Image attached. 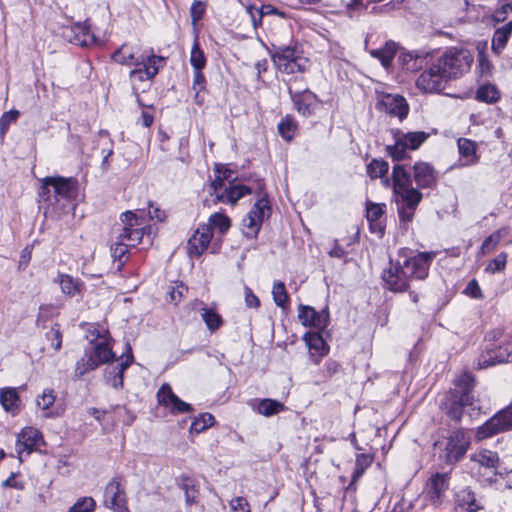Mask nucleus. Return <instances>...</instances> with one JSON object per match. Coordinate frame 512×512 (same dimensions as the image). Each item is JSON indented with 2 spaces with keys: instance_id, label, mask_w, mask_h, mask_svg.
I'll return each mask as SVG.
<instances>
[{
  "instance_id": "f257e3e1",
  "label": "nucleus",
  "mask_w": 512,
  "mask_h": 512,
  "mask_svg": "<svg viewBox=\"0 0 512 512\" xmlns=\"http://www.w3.org/2000/svg\"><path fill=\"white\" fill-rule=\"evenodd\" d=\"M111 58L117 64L133 67L129 72L133 88L137 83L153 80L165 64V58L156 55L153 49H143L141 45L132 43L122 44Z\"/></svg>"
},
{
  "instance_id": "f03ea898",
  "label": "nucleus",
  "mask_w": 512,
  "mask_h": 512,
  "mask_svg": "<svg viewBox=\"0 0 512 512\" xmlns=\"http://www.w3.org/2000/svg\"><path fill=\"white\" fill-rule=\"evenodd\" d=\"M77 180L69 177L48 176L41 180L38 203L45 217H59L75 208Z\"/></svg>"
},
{
  "instance_id": "7ed1b4c3",
  "label": "nucleus",
  "mask_w": 512,
  "mask_h": 512,
  "mask_svg": "<svg viewBox=\"0 0 512 512\" xmlns=\"http://www.w3.org/2000/svg\"><path fill=\"white\" fill-rule=\"evenodd\" d=\"M392 180L399 218L402 222H411L423 195L413 187L411 176L403 165L393 166Z\"/></svg>"
},
{
  "instance_id": "20e7f679",
  "label": "nucleus",
  "mask_w": 512,
  "mask_h": 512,
  "mask_svg": "<svg viewBox=\"0 0 512 512\" xmlns=\"http://www.w3.org/2000/svg\"><path fill=\"white\" fill-rule=\"evenodd\" d=\"M121 222L123 224L122 232L117 237V241L111 246V256L115 261L119 262L118 269L124 265L129 247L138 245L147 230V226L143 225L140 218L132 211H126L121 214Z\"/></svg>"
},
{
  "instance_id": "39448f33",
  "label": "nucleus",
  "mask_w": 512,
  "mask_h": 512,
  "mask_svg": "<svg viewBox=\"0 0 512 512\" xmlns=\"http://www.w3.org/2000/svg\"><path fill=\"white\" fill-rule=\"evenodd\" d=\"M473 62L471 53L462 48L451 47L447 49L436 63L447 80L457 79L469 71Z\"/></svg>"
},
{
  "instance_id": "423d86ee",
  "label": "nucleus",
  "mask_w": 512,
  "mask_h": 512,
  "mask_svg": "<svg viewBox=\"0 0 512 512\" xmlns=\"http://www.w3.org/2000/svg\"><path fill=\"white\" fill-rule=\"evenodd\" d=\"M272 62L282 73H304L310 67L308 58L295 46H279L271 56Z\"/></svg>"
},
{
  "instance_id": "0eeeda50",
  "label": "nucleus",
  "mask_w": 512,
  "mask_h": 512,
  "mask_svg": "<svg viewBox=\"0 0 512 512\" xmlns=\"http://www.w3.org/2000/svg\"><path fill=\"white\" fill-rule=\"evenodd\" d=\"M475 379L472 374L464 372L455 380L456 390L452 394L450 405L447 409L448 416L459 421L465 406H473V396L470 395L474 388Z\"/></svg>"
},
{
  "instance_id": "6e6552de",
  "label": "nucleus",
  "mask_w": 512,
  "mask_h": 512,
  "mask_svg": "<svg viewBox=\"0 0 512 512\" xmlns=\"http://www.w3.org/2000/svg\"><path fill=\"white\" fill-rule=\"evenodd\" d=\"M439 458L448 465L460 461L470 447V437L463 429H457L439 442Z\"/></svg>"
},
{
  "instance_id": "1a4fd4ad",
  "label": "nucleus",
  "mask_w": 512,
  "mask_h": 512,
  "mask_svg": "<svg viewBox=\"0 0 512 512\" xmlns=\"http://www.w3.org/2000/svg\"><path fill=\"white\" fill-rule=\"evenodd\" d=\"M104 505L114 512H129L126 506L124 479L120 476L112 478L104 489Z\"/></svg>"
},
{
  "instance_id": "9d476101",
  "label": "nucleus",
  "mask_w": 512,
  "mask_h": 512,
  "mask_svg": "<svg viewBox=\"0 0 512 512\" xmlns=\"http://www.w3.org/2000/svg\"><path fill=\"white\" fill-rule=\"evenodd\" d=\"M269 203L265 198L256 201L246 217L242 220L243 233L248 238H254L260 231L261 225L269 216Z\"/></svg>"
},
{
  "instance_id": "9b49d317",
  "label": "nucleus",
  "mask_w": 512,
  "mask_h": 512,
  "mask_svg": "<svg viewBox=\"0 0 512 512\" xmlns=\"http://www.w3.org/2000/svg\"><path fill=\"white\" fill-rule=\"evenodd\" d=\"M512 427V410L510 405L496 413L482 426L478 427L476 437L483 440L495 434L509 430Z\"/></svg>"
},
{
  "instance_id": "f8f14e48",
  "label": "nucleus",
  "mask_w": 512,
  "mask_h": 512,
  "mask_svg": "<svg viewBox=\"0 0 512 512\" xmlns=\"http://www.w3.org/2000/svg\"><path fill=\"white\" fill-rule=\"evenodd\" d=\"M434 257V252H419L406 258L401 264L411 280H423L428 276L429 267Z\"/></svg>"
},
{
  "instance_id": "ddd939ff",
  "label": "nucleus",
  "mask_w": 512,
  "mask_h": 512,
  "mask_svg": "<svg viewBox=\"0 0 512 512\" xmlns=\"http://www.w3.org/2000/svg\"><path fill=\"white\" fill-rule=\"evenodd\" d=\"M132 348L129 343H126V352L120 357L117 364H110L104 371V378L106 384L114 389L123 387V374L124 371L133 363Z\"/></svg>"
},
{
  "instance_id": "4468645a",
  "label": "nucleus",
  "mask_w": 512,
  "mask_h": 512,
  "mask_svg": "<svg viewBox=\"0 0 512 512\" xmlns=\"http://www.w3.org/2000/svg\"><path fill=\"white\" fill-rule=\"evenodd\" d=\"M447 78L435 62L417 78V87L425 93H437L445 88Z\"/></svg>"
},
{
  "instance_id": "2eb2a0df",
  "label": "nucleus",
  "mask_w": 512,
  "mask_h": 512,
  "mask_svg": "<svg viewBox=\"0 0 512 512\" xmlns=\"http://www.w3.org/2000/svg\"><path fill=\"white\" fill-rule=\"evenodd\" d=\"M382 279L387 289L393 292H404L409 288L411 278L403 269L400 262L394 264L390 261V266L382 273Z\"/></svg>"
},
{
  "instance_id": "dca6fc26",
  "label": "nucleus",
  "mask_w": 512,
  "mask_h": 512,
  "mask_svg": "<svg viewBox=\"0 0 512 512\" xmlns=\"http://www.w3.org/2000/svg\"><path fill=\"white\" fill-rule=\"evenodd\" d=\"M62 36L67 41L83 47H88L96 42L95 35L90 31L86 22L63 27Z\"/></svg>"
},
{
  "instance_id": "f3484780",
  "label": "nucleus",
  "mask_w": 512,
  "mask_h": 512,
  "mask_svg": "<svg viewBox=\"0 0 512 512\" xmlns=\"http://www.w3.org/2000/svg\"><path fill=\"white\" fill-rule=\"evenodd\" d=\"M377 108L389 115L397 116L400 120L406 118L409 112L406 99L398 94H383L378 100Z\"/></svg>"
},
{
  "instance_id": "a211bd4d",
  "label": "nucleus",
  "mask_w": 512,
  "mask_h": 512,
  "mask_svg": "<svg viewBox=\"0 0 512 512\" xmlns=\"http://www.w3.org/2000/svg\"><path fill=\"white\" fill-rule=\"evenodd\" d=\"M298 318L305 327H312L320 331L325 330L329 324L327 310L317 311L311 306L299 305Z\"/></svg>"
},
{
  "instance_id": "6ab92c4d",
  "label": "nucleus",
  "mask_w": 512,
  "mask_h": 512,
  "mask_svg": "<svg viewBox=\"0 0 512 512\" xmlns=\"http://www.w3.org/2000/svg\"><path fill=\"white\" fill-rule=\"evenodd\" d=\"M44 443L43 436L39 430L33 427H25L17 436L16 451L19 455H29Z\"/></svg>"
},
{
  "instance_id": "aec40b11",
  "label": "nucleus",
  "mask_w": 512,
  "mask_h": 512,
  "mask_svg": "<svg viewBox=\"0 0 512 512\" xmlns=\"http://www.w3.org/2000/svg\"><path fill=\"white\" fill-rule=\"evenodd\" d=\"M159 404L170 409L171 413L179 414L191 412L193 410L189 403L182 401L175 395L169 384H163L157 392Z\"/></svg>"
},
{
  "instance_id": "412c9836",
  "label": "nucleus",
  "mask_w": 512,
  "mask_h": 512,
  "mask_svg": "<svg viewBox=\"0 0 512 512\" xmlns=\"http://www.w3.org/2000/svg\"><path fill=\"white\" fill-rule=\"evenodd\" d=\"M212 236L209 225H200L188 240V254L195 257L201 256L209 247Z\"/></svg>"
},
{
  "instance_id": "4be33fe9",
  "label": "nucleus",
  "mask_w": 512,
  "mask_h": 512,
  "mask_svg": "<svg viewBox=\"0 0 512 512\" xmlns=\"http://www.w3.org/2000/svg\"><path fill=\"white\" fill-rule=\"evenodd\" d=\"M413 178L418 188H433L437 181L438 175L434 167L424 161L416 162L413 165Z\"/></svg>"
},
{
  "instance_id": "5701e85b",
  "label": "nucleus",
  "mask_w": 512,
  "mask_h": 512,
  "mask_svg": "<svg viewBox=\"0 0 512 512\" xmlns=\"http://www.w3.org/2000/svg\"><path fill=\"white\" fill-rule=\"evenodd\" d=\"M288 93L298 113L306 117L313 114L318 102V98L313 92L308 89L294 92L289 88Z\"/></svg>"
},
{
  "instance_id": "b1692460",
  "label": "nucleus",
  "mask_w": 512,
  "mask_h": 512,
  "mask_svg": "<svg viewBox=\"0 0 512 512\" xmlns=\"http://www.w3.org/2000/svg\"><path fill=\"white\" fill-rule=\"evenodd\" d=\"M385 212L384 204L370 203L367 205L366 218L369 222L370 230L373 233L382 236L384 233L383 216Z\"/></svg>"
},
{
  "instance_id": "393cba45",
  "label": "nucleus",
  "mask_w": 512,
  "mask_h": 512,
  "mask_svg": "<svg viewBox=\"0 0 512 512\" xmlns=\"http://www.w3.org/2000/svg\"><path fill=\"white\" fill-rule=\"evenodd\" d=\"M0 403L3 409L12 416L21 411V400L16 388H4L0 391Z\"/></svg>"
},
{
  "instance_id": "a878e982",
  "label": "nucleus",
  "mask_w": 512,
  "mask_h": 512,
  "mask_svg": "<svg viewBox=\"0 0 512 512\" xmlns=\"http://www.w3.org/2000/svg\"><path fill=\"white\" fill-rule=\"evenodd\" d=\"M251 193V188L241 184H230L223 192L217 194V201L235 205L239 199Z\"/></svg>"
},
{
  "instance_id": "bb28decb",
  "label": "nucleus",
  "mask_w": 512,
  "mask_h": 512,
  "mask_svg": "<svg viewBox=\"0 0 512 512\" xmlns=\"http://www.w3.org/2000/svg\"><path fill=\"white\" fill-rule=\"evenodd\" d=\"M88 352L91 357L94 358V361L98 366L115 358V354L113 353L107 339H102L96 342Z\"/></svg>"
},
{
  "instance_id": "cd10ccee",
  "label": "nucleus",
  "mask_w": 512,
  "mask_h": 512,
  "mask_svg": "<svg viewBox=\"0 0 512 512\" xmlns=\"http://www.w3.org/2000/svg\"><path fill=\"white\" fill-rule=\"evenodd\" d=\"M510 353L507 349H502L499 347L498 350H490L487 352V355H481L477 362L478 369H484L496 364L508 362V358Z\"/></svg>"
},
{
  "instance_id": "c85d7f7f",
  "label": "nucleus",
  "mask_w": 512,
  "mask_h": 512,
  "mask_svg": "<svg viewBox=\"0 0 512 512\" xmlns=\"http://www.w3.org/2000/svg\"><path fill=\"white\" fill-rule=\"evenodd\" d=\"M398 50V45L394 41H387L384 47L379 49H372L369 54L378 60L385 68H389L392 64L393 58L395 57Z\"/></svg>"
},
{
  "instance_id": "c756f323",
  "label": "nucleus",
  "mask_w": 512,
  "mask_h": 512,
  "mask_svg": "<svg viewBox=\"0 0 512 512\" xmlns=\"http://www.w3.org/2000/svg\"><path fill=\"white\" fill-rule=\"evenodd\" d=\"M59 284L61 291L69 297L81 295L85 288L84 283L80 279L68 274L60 275Z\"/></svg>"
},
{
  "instance_id": "7c9ffc66",
  "label": "nucleus",
  "mask_w": 512,
  "mask_h": 512,
  "mask_svg": "<svg viewBox=\"0 0 512 512\" xmlns=\"http://www.w3.org/2000/svg\"><path fill=\"white\" fill-rule=\"evenodd\" d=\"M199 312L206 328L211 333L217 331L223 325L222 316L214 308L204 305L199 309Z\"/></svg>"
},
{
  "instance_id": "2f4dec72",
  "label": "nucleus",
  "mask_w": 512,
  "mask_h": 512,
  "mask_svg": "<svg viewBox=\"0 0 512 512\" xmlns=\"http://www.w3.org/2000/svg\"><path fill=\"white\" fill-rule=\"evenodd\" d=\"M253 409L265 417H270L284 411L285 405L278 400L266 398L254 404Z\"/></svg>"
},
{
  "instance_id": "473e14b6",
  "label": "nucleus",
  "mask_w": 512,
  "mask_h": 512,
  "mask_svg": "<svg viewBox=\"0 0 512 512\" xmlns=\"http://www.w3.org/2000/svg\"><path fill=\"white\" fill-rule=\"evenodd\" d=\"M457 501L460 512H476L481 508L470 489L461 490L457 494Z\"/></svg>"
},
{
  "instance_id": "72a5a7b5",
  "label": "nucleus",
  "mask_w": 512,
  "mask_h": 512,
  "mask_svg": "<svg viewBox=\"0 0 512 512\" xmlns=\"http://www.w3.org/2000/svg\"><path fill=\"white\" fill-rule=\"evenodd\" d=\"M396 135L403 142L404 146L409 148V150L418 149L429 137V134L423 131H413L407 133L399 131Z\"/></svg>"
},
{
  "instance_id": "f704fd0d",
  "label": "nucleus",
  "mask_w": 512,
  "mask_h": 512,
  "mask_svg": "<svg viewBox=\"0 0 512 512\" xmlns=\"http://www.w3.org/2000/svg\"><path fill=\"white\" fill-rule=\"evenodd\" d=\"M512 33V21L507 22L503 27L498 28L492 38V50L499 54L506 46Z\"/></svg>"
},
{
  "instance_id": "c9c22d12",
  "label": "nucleus",
  "mask_w": 512,
  "mask_h": 512,
  "mask_svg": "<svg viewBox=\"0 0 512 512\" xmlns=\"http://www.w3.org/2000/svg\"><path fill=\"white\" fill-rule=\"evenodd\" d=\"M460 155L465 158L464 165H472L478 162L476 143L467 138H460L457 142Z\"/></svg>"
},
{
  "instance_id": "e433bc0d",
  "label": "nucleus",
  "mask_w": 512,
  "mask_h": 512,
  "mask_svg": "<svg viewBox=\"0 0 512 512\" xmlns=\"http://www.w3.org/2000/svg\"><path fill=\"white\" fill-rule=\"evenodd\" d=\"M429 492L433 497L439 498L448 488V474L436 473L429 479Z\"/></svg>"
},
{
  "instance_id": "4c0bfd02",
  "label": "nucleus",
  "mask_w": 512,
  "mask_h": 512,
  "mask_svg": "<svg viewBox=\"0 0 512 512\" xmlns=\"http://www.w3.org/2000/svg\"><path fill=\"white\" fill-rule=\"evenodd\" d=\"M373 456L370 454H357L355 467L352 474V481L349 486H352L355 482H357L365 473L366 469L372 464Z\"/></svg>"
},
{
  "instance_id": "58836bf2",
  "label": "nucleus",
  "mask_w": 512,
  "mask_h": 512,
  "mask_svg": "<svg viewBox=\"0 0 512 512\" xmlns=\"http://www.w3.org/2000/svg\"><path fill=\"white\" fill-rule=\"evenodd\" d=\"M304 340L309 348L318 352L320 356H324L328 353V347L319 332L306 333Z\"/></svg>"
},
{
  "instance_id": "ea45409f",
  "label": "nucleus",
  "mask_w": 512,
  "mask_h": 512,
  "mask_svg": "<svg viewBox=\"0 0 512 512\" xmlns=\"http://www.w3.org/2000/svg\"><path fill=\"white\" fill-rule=\"evenodd\" d=\"M297 123L293 117L287 115L278 124V132L283 139L291 141L297 130Z\"/></svg>"
},
{
  "instance_id": "a19ab883",
  "label": "nucleus",
  "mask_w": 512,
  "mask_h": 512,
  "mask_svg": "<svg viewBox=\"0 0 512 512\" xmlns=\"http://www.w3.org/2000/svg\"><path fill=\"white\" fill-rule=\"evenodd\" d=\"M272 296L278 307L286 309L289 305V296L283 282L277 281L273 284Z\"/></svg>"
},
{
  "instance_id": "79ce46f5",
  "label": "nucleus",
  "mask_w": 512,
  "mask_h": 512,
  "mask_svg": "<svg viewBox=\"0 0 512 512\" xmlns=\"http://www.w3.org/2000/svg\"><path fill=\"white\" fill-rule=\"evenodd\" d=\"M205 225H209L211 230L217 229L220 234H224L229 230L231 221L229 217L222 213H214L209 217L208 223Z\"/></svg>"
},
{
  "instance_id": "37998d69",
  "label": "nucleus",
  "mask_w": 512,
  "mask_h": 512,
  "mask_svg": "<svg viewBox=\"0 0 512 512\" xmlns=\"http://www.w3.org/2000/svg\"><path fill=\"white\" fill-rule=\"evenodd\" d=\"M181 482V487L185 492V501L187 505L190 506L196 503L198 497V489L196 488L195 480L188 476H182Z\"/></svg>"
},
{
  "instance_id": "c03bdc74",
  "label": "nucleus",
  "mask_w": 512,
  "mask_h": 512,
  "mask_svg": "<svg viewBox=\"0 0 512 512\" xmlns=\"http://www.w3.org/2000/svg\"><path fill=\"white\" fill-rule=\"evenodd\" d=\"M214 423V416L210 413H202L196 417L190 425V433L199 434L211 427Z\"/></svg>"
},
{
  "instance_id": "a18cd8bd",
  "label": "nucleus",
  "mask_w": 512,
  "mask_h": 512,
  "mask_svg": "<svg viewBox=\"0 0 512 512\" xmlns=\"http://www.w3.org/2000/svg\"><path fill=\"white\" fill-rule=\"evenodd\" d=\"M189 61L191 66L193 67V70H203V68L206 66L207 60L204 55V52L200 48L197 39H195L194 44L191 48Z\"/></svg>"
},
{
  "instance_id": "49530a36",
  "label": "nucleus",
  "mask_w": 512,
  "mask_h": 512,
  "mask_svg": "<svg viewBox=\"0 0 512 512\" xmlns=\"http://www.w3.org/2000/svg\"><path fill=\"white\" fill-rule=\"evenodd\" d=\"M98 367L97 363L94 361V358L91 357L88 351L85 352V355L79 359L76 363L75 367V377L80 378L84 374L89 371L95 370Z\"/></svg>"
},
{
  "instance_id": "de8ad7c7",
  "label": "nucleus",
  "mask_w": 512,
  "mask_h": 512,
  "mask_svg": "<svg viewBox=\"0 0 512 512\" xmlns=\"http://www.w3.org/2000/svg\"><path fill=\"white\" fill-rule=\"evenodd\" d=\"M476 98L479 101L493 103L499 99V91L494 85L485 84L478 88Z\"/></svg>"
},
{
  "instance_id": "09e8293b",
  "label": "nucleus",
  "mask_w": 512,
  "mask_h": 512,
  "mask_svg": "<svg viewBox=\"0 0 512 512\" xmlns=\"http://www.w3.org/2000/svg\"><path fill=\"white\" fill-rule=\"evenodd\" d=\"M408 150L406 146H404L403 142L396 135V141L394 145H388L386 147V151L388 155L393 159V161H401L408 157Z\"/></svg>"
},
{
  "instance_id": "8fccbe9b",
  "label": "nucleus",
  "mask_w": 512,
  "mask_h": 512,
  "mask_svg": "<svg viewBox=\"0 0 512 512\" xmlns=\"http://www.w3.org/2000/svg\"><path fill=\"white\" fill-rule=\"evenodd\" d=\"M389 170V164L385 160L373 159L367 165V174L372 178H380L387 174Z\"/></svg>"
},
{
  "instance_id": "3c124183",
  "label": "nucleus",
  "mask_w": 512,
  "mask_h": 512,
  "mask_svg": "<svg viewBox=\"0 0 512 512\" xmlns=\"http://www.w3.org/2000/svg\"><path fill=\"white\" fill-rule=\"evenodd\" d=\"M472 460H475L480 465L489 468L494 467L495 463L498 461V456L495 452L485 450L473 455Z\"/></svg>"
},
{
  "instance_id": "603ef678",
  "label": "nucleus",
  "mask_w": 512,
  "mask_h": 512,
  "mask_svg": "<svg viewBox=\"0 0 512 512\" xmlns=\"http://www.w3.org/2000/svg\"><path fill=\"white\" fill-rule=\"evenodd\" d=\"M46 339L51 342V346L54 350L58 351L62 346V333L60 331V325L55 323L45 335Z\"/></svg>"
},
{
  "instance_id": "864d4df0",
  "label": "nucleus",
  "mask_w": 512,
  "mask_h": 512,
  "mask_svg": "<svg viewBox=\"0 0 512 512\" xmlns=\"http://www.w3.org/2000/svg\"><path fill=\"white\" fill-rule=\"evenodd\" d=\"M96 503L91 497L80 498L74 505L69 509V512H93Z\"/></svg>"
},
{
  "instance_id": "5fc2aeb1",
  "label": "nucleus",
  "mask_w": 512,
  "mask_h": 512,
  "mask_svg": "<svg viewBox=\"0 0 512 512\" xmlns=\"http://www.w3.org/2000/svg\"><path fill=\"white\" fill-rule=\"evenodd\" d=\"M477 70L481 77H489L492 73V65L483 50L478 53Z\"/></svg>"
},
{
  "instance_id": "6e6d98bb",
  "label": "nucleus",
  "mask_w": 512,
  "mask_h": 512,
  "mask_svg": "<svg viewBox=\"0 0 512 512\" xmlns=\"http://www.w3.org/2000/svg\"><path fill=\"white\" fill-rule=\"evenodd\" d=\"M55 395L53 390H44L42 395L37 399V405L43 410L49 409L55 402Z\"/></svg>"
},
{
  "instance_id": "4d7b16f0",
  "label": "nucleus",
  "mask_w": 512,
  "mask_h": 512,
  "mask_svg": "<svg viewBox=\"0 0 512 512\" xmlns=\"http://www.w3.org/2000/svg\"><path fill=\"white\" fill-rule=\"evenodd\" d=\"M206 10L205 3L199 0H194L190 7V16L193 24H196L204 15Z\"/></svg>"
},
{
  "instance_id": "13d9d810",
  "label": "nucleus",
  "mask_w": 512,
  "mask_h": 512,
  "mask_svg": "<svg viewBox=\"0 0 512 512\" xmlns=\"http://www.w3.org/2000/svg\"><path fill=\"white\" fill-rule=\"evenodd\" d=\"M506 258L507 256L505 254H499L488 263L486 271L490 273H496L503 270L506 265Z\"/></svg>"
},
{
  "instance_id": "bf43d9fd",
  "label": "nucleus",
  "mask_w": 512,
  "mask_h": 512,
  "mask_svg": "<svg viewBox=\"0 0 512 512\" xmlns=\"http://www.w3.org/2000/svg\"><path fill=\"white\" fill-rule=\"evenodd\" d=\"M464 293L474 299H483L484 295L476 279H472L468 282Z\"/></svg>"
},
{
  "instance_id": "052dcab7",
  "label": "nucleus",
  "mask_w": 512,
  "mask_h": 512,
  "mask_svg": "<svg viewBox=\"0 0 512 512\" xmlns=\"http://www.w3.org/2000/svg\"><path fill=\"white\" fill-rule=\"evenodd\" d=\"M345 13L349 17H353L356 12L364 7L363 0H342Z\"/></svg>"
},
{
  "instance_id": "680f3d73",
  "label": "nucleus",
  "mask_w": 512,
  "mask_h": 512,
  "mask_svg": "<svg viewBox=\"0 0 512 512\" xmlns=\"http://www.w3.org/2000/svg\"><path fill=\"white\" fill-rule=\"evenodd\" d=\"M206 87V79L202 70H194L192 89L196 92V95L203 91Z\"/></svg>"
},
{
  "instance_id": "e2e57ef3",
  "label": "nucleus",
  "mask_w": 512,
  "mask_h": 512,
  "mask_svg": "<svg viewBox=\"0 0 512 512\" xmlns=\"http://www.w3.org/2000/svg\"><path fill=\"white\" fill-rule=\"evenodd\" d=\"M232 512H250L248 501L244 497H236L230 501Z\"/></svg>"
},
{
  "instance_id": "0e129e2a",
  "label": "nucleus",
  "mask_w": 512,
  "mask_h": 512,
  "mask_svg": "<svg viewBox=\"0 0 512 512\" xmlns=\"http://www.w3.org/2000/svg\"><path fill=\"white\" fill-rule=\"evenodd\" d=\"M245 305L248 308H258L260 306L259 298L253 293L252 289L244 286Z\"/></svg>"
},
{
  "instance_id": "69168bd1",
  "label": "nucleus",
  "mask_w": 512,
  "mask_h": 512,
  "mask_svg": "<svg viewBox=\"0 0 512 512\" xmlns=\"http://www.w3.org/2000/svg\"><path fill=\"white\" fill-rule=\"evenodd\" d=\"M18 116H19V112L16 110H11L9 112L4 113L0 118L1 132L4 133L8 129L9 124L12 121H15Z\"/></svg>"
},
{
  "instance_id": "338daca9",
  "label": "nucleus",
  "mask_w": 512,
  "mask_h": 512,
  "mask_svg": "<svg viewBox=\"0 0 512 512\" xmlns=\"http://www.w3.org/2000/svg\"><path fill=\"white\" fill-rule=\"evenodd\" d=\"M246 11L250 16L251 23L254 28L261 25L262 23V12H259V8L254 5L246 6Z\"/></svg>"
},
{
  "instance_id": "774afa93",
  "label": "nucleus",
  "mask_w": 512,
  "mask_h": 512,
  "mask_svg": "<svg viewBox=\"0 0 512 512\" xmlns=\"http://www.w3.org/2000/svg\"><path fill=\"white\" fill-rule=\"evenodd\" d=\"M509 11H512V4L506 3L503 4L499 9H497L493 14V19L496 22H502L506 19Z\"/></svg>"
}]
</instances>
